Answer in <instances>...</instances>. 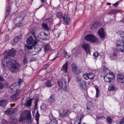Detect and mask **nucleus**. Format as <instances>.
Wrapping results in <instances>:
<instances>
[{"label": "nucleus", "instance_id": "f257e3e1", "mask_svg": "<svg viewBox=\"0 0 124 124\" xmlns=\"http://www.w3.org/2000/svg\"><path fill=\"white\" fill-rule=\"evenodd\" d=\"M6 65L9 70L13 73L18 71L21 67L19 63H14V61L12 60L7 61Z\"/></svg>", "mask_w": 124, "mask_h": 124}, {"label": "nucleus", "instance_id": "f03ea898", "mask_svg": "<svg viewBox=\"0 0 124 124\" xmlns=\"http://www.w3.org/2000/svg\"><path fill=\"white\" fill-rule=\"evenodd\" d=\"M26 118L29 120L31 119V114L30 112H28L27 111L23 112L21 114L19 121L20 122H22Z\"/></svg>", "mask_w": 124, "mask_h": 124}, {"label": "nucleus", "instance_id": "7ed1b4c3", "mask_svg": "<svg viewBox=\"0 0 124 124\" xmlns=\"http://www.w3.org/2000/svg\"><path fill=\"white\" fill-rule=\"evenodd\" d=\"M85 39L86 40L91 42H96L98 41V39L93 35L89 34L85 36Z\"/></svg>", "mask_w": 124, "mask_h": 124}, {"label": "nucleus", "instance_id": "20e7f679", "mask_svg": "<svg viewBox=\"0 0 124 124\" xmlns=\"http://www.w3.org/2000/svg\"><path fill=\"white\" fill-rule=\"evenodd\" d=\"M16 51L14 49H11L9 51L6 52L4 54V57L5 58H8L11 56H14L15 54Z\"/></svg>", "mask_w": 124, "mask_h": 124}, {"label": "nucleus", "instance_id": "39448f33", "mask_svg": "<svg viewBox=\"0 0 124 124\" xmlns=\"http://www.w3.org/2000/svg\"><path fill=\"white\" fill-rule=\"evenodd\" d=\"M64 22L66 25L70 24L71 22V20L69 15L68 14H65L62 18Z\"/></svg>", "mask_w": 124, "mask_h": 124}, {"label": "nucleus", "instance_id": "423d86ee", "mask_svg": "<svg viewBox=\"0 0 124 124\" xmlns=\"http://www.w3.org/2000/svg\"><path fill=\"white\" fill-rule=\"evenodd\" d=\"M37 43V41L35 40L31 36H30L27 40L26 43L27 45H30L33 44L35 45Z\"/></svg>", "mask_w": 124, "mask_h": 124}, {"label": "nucleus", "instance_id": "0eeeda50", "mask_svg": "<svg viewBox=\"0 0 124 124\" xmlns=\"http://www.w3.org/2000/svg\"><path fill=\"white\" fill-rule=\"evenodd\" d=\"M59 116L62 118L67 115L69 110L61 108L59 110Z\"/></svg>", "mask_w": 124, "mask_h": 124}, {"label": "nucleus", "instance_id": "6e6552de", "mask_svg": "<svg viewBox=\"0 0 124 124\" xmlns=\"http://www.w3.org/2000/svg\"><path fill=\"white\" fill-rule=\"evenodd\" d=\"M58 84L64 90H67V84L65 80H63L61 81H59L58 82Z\"/></svg>", "mask_w": 124, "mask_h": 124}, {"label": "nucleus", "instance_id": "1a4fd4ad", "mask_svg": "<svg viewBox=\"0 0 124 124\" xmlns=\"http://www.w3.org/2000/svg\"><path fill=\"white\" fill-rule=\"evenodd\" d=\"M20 86V85L19 84H14L10 86V88L11 90H13V91L16 92V93H19V92L20 91L19 90Z\"/></svg>", "mask_w": 124, "mask_h": 124}, {"label": "nucleus", "instance_id": "9d476101", "mask_svg": "<svg viewBox=\"0 0 124 124\" xmlns=\"http://www.w3.org/2000/svg\"><path fill=\"white\" fill-rule=\"evenodd\" d=\"M119 41L120 42V44L119 43H117V44L116 45V46L117 47L120 46L121 47L119 48L117 50L119 52H121L123 53L124 52V44L123 45V46H121L120 45H121L122 44V45H123L122 44L124 43V40L123 39L122 40L119 39Z\"/></svg>", "mask_w": 124, "mask_h": 124}, {"label": "nucleus", "instance_id": "9b49d317", "mask_svg": "<svg viewBox=\"0 0 124 124\" xmlns=\"http://www.w3.org/2000/svg\"><path fill=\"white\" fill-rule=\"evenodd\" d=\"M31 34L34 36L35 39L36 38V37L38 36L39 31L38 29L35 28H33L32 29Z\"/></svg>", "mask_w": 124, "mask_h": 124}, {"label": "nucleus", "instance_id": "f8f14e48", "mask_svg": "<svg viewBox=\"0 0 124 124\" xmlns=\"http://www.w3.org/2000/svg\"><path fill=\"white\" fill-rule=\"evenodd\" d=\"M90 45L89 44L84 43L82 45V46L83 48L85 50L87 54L89 52Z\"/></svg>", "mask_w": 124, "mask_h": 124}, {"label": "nucleus", "instance_id": "ddd939ff", "mask_svg": "<svg viewBox=\"0 0 124 124\" xmlns=\"http://www.w3.org/2000/svg\"><path fill=\"white\" fill-rule=\"evenodd\" d=\"M117 80L118 82L121 83L124 82V76L122 74H118L117 76Z\"/></svg>", "mask_w": 124, "mask_h": 124}, {"label": "nucleus", "instance_id": "4468645a", "mask_svg": "<svg viewBox=\"0 0 124 124\" xmlns=\"http://www.w3.org/2000/svg\"><path fill=\"white\" fill-rule=\"evenodd\" d=\"M98 34L101 38H103L105 36V32L104 31V29L101 28L99 29L98 32Z\"/></svg>", "mask_w": 124, "mask_h": 124}, {"label": "nucleus", "instance_id": "2eb2a0df", "mask_svg": "<svg viewBox=\"0 0 124 124\" xmlns=\"http://www.w3.org/2000/svg\"><path fill=\"white\" fill-rule=\"evenodd\" d=\"M21 91H20L19 93H16L15 94L11 96V99L13 100H15L17 99L19 95H20L22 94Z\"/></svg>", "mask_w": 124, "mask_h": 124}, {"label": "nucleus", "instance_id": "dca6fc26", "mask_svg": "<svg viewBox=\"0 0 124 124\" xmlns=\"http://www.w3.org/2000/svg\"><path fill=\"white\" fill-rule=\"evenodd\" d=\"M68 63V62H66L62 66L61 69V70L64 71L65 73H67V72Z\"/></svg>", "mask_w": 124, "mask_h": 124}, {"label": "nucleus", "instance_id": "f3484780", "mask_svg": "<svg viewBox=\"0 0 124 124\" xmlns=\"http://www.w3.org/2000/svg\"><path fill=\"white\" fill-rule=\"evenodd\" d=\"M86 82L83 81H82L81 82L79 83V85L80 88L82 90H83L85 89L86 88Z\"/></svg>", "mask_w": 124, "mask_h": 124}, {"label": "nucleus", "instance_id": "a211bd4d", "mask_svg": "<svg viewBox=\"0 0 124 124\" xmlns=\"http://www.w3.org/2000/svg\"><path fill=\"white\" fill-rule=\"evenodd\" d=\"M106 75L108 77V78H109V79H111L112 81L115 78V75L112 72H110Z\"/></svg>", "mask_w": 124, "mask_h": 124}, {"label": "nucleus", "instance_id": "6ab92c4d", "mask_svg": "<svg viewBox=\"0 0 124 124\" xmlns=\"http://www.w3.org/2000/svg\"><path fill=\"white\" fill-rule=\"evenodd\" d=\"M121 10H116L114 9H112L108 13V14H116L118 12H120Z\"/></svg>", "mask_w": 124, "mask_h": 124}, {"label": "nucleus", "instance_id": "aec40b11", "mask_svg": "<svg viewBox=\"0 0 124 124\" xmlns=\"http://www.w3.org/2000/svg\"><path fill=\"white\" fill-rule=\"evenodd\" d=\"M54 97V96L53 94H52L48 99V102L51 103H54L55 101Z\"/></svg>", "mask_w": 124, "mask_h": 124}, {"label": "nucleus", "instance_id": "412c9836", "mask_svg": "<svg viewBox=\"0 0 124 124\" xmlns=\"http://www.w3.org/2000/svg\"><path fill=\"white\" fill-rule=\"evenodd\" d=\"M43 47L45 52L50 51L51 48L50 45L48 44H45L43 45Z\"/></svg>", "mask_w": 124, "mask_h": 124}, {"label": "nucleus", "instance_id": "4be33fe9", "mask_svg": "<svg viewBox=\"0 0 124 124\" xmlns=\"http://www.w3.org/2000/svg\"><path fill=\"white\" fill-rule=\"evenodd\" d=\"M40 35L41 36L43 35L44 39L48 40L49 39V35L45 32L41 31L40 33Z\"/></svg>", "mask_w": 124, "mask_h": 124}, {"label": "nucleus", "instance_id": "5701e85b", "mask_svg": "<svg viewBox=\"0 0 124 124\" xmlns=\"http://www.w3.org/2000/svg\"><path fill=\"white\" fill-rule=\"evenodd\" d=\"M22 37V35L21 34H20L19 36L15 37L14 38V41L15 42L17 43L20 40V39Z\"/></svg>", "mask_w": 124, "mask_h": 124}, {"label": "nucleus", "instance_id": "b1692460", "mask_svg": "<svg viewBox=\"0 0 124 124\" xmlns=\"http://www.w3.org/2000/svg\"><path fill=\"white\" fill-rule=\"evenodd\" d=\"M38 98H36L35 99V101L34 104L35 106L34 107V108L35 109H37V106L38 102ZM32 113L33 116L34 115V113H35V110H33L32 111Z\"/></svg>", "mask_w": 124, "mask_h": 124}, {"label": "nucleus", "instance_id": "393cba45", "mask_svg": "<svg viewBox=\"0 0 124 124\" xmlns=\"http://www.w3.org/2000/svg\"><path fill=\"white\" fill-rule=\"evenodd\" d=\"M104 79L105 82L111 83L112 82V81L111 79H109V78L105 74L104 77Z\"/></svg>", "mask_w": 124, "mask_h": 124}, {"label": "nucleus", "instance_id": "a878e982", "mask_svg": "<svg viewBox=\"0 0 124 124\" xmlns=\"http://www.w3.org/2000/svg\"><path fill=\"white\" fill-rule=\"evenodd\" d=\"M40 116L38 111H37L35 115V119L37 122V124H39V121Z\"/></svg>", "mask_w": 124, "mask_h": 124}, {"label": "nucleus", "instance_id": "bb28decb", "mask_svg": "<svg viewBox=\"0 0 124 124\" xmlns=\"http://www.w3.org/2000/svg\"><path fill=\"white\" fill-rule=\"evenodd\" d=\"M7 104V101L6 100H1L0 101V106H2L4 107Z\"/></svg>", "mask_w": 124, "mask_h": 124}, {"label": "nucleus", "instance_id": "cd10ccee", "mask_svg": "<svg viewBox=\"0 0 124 124\" xmlns=\"http://www.w3.org/2000/svg\"><path fill=\"white\" fill-rule=\"evenodd\" d=\"M116 89L114 85H110L108 87V90L109 91H112L115 90Z\"/></svg>", "mask_w": 124, "mask_h": 124}, {"label": "nucleus", "instance_id": "c85d7f7f", "mask_svg": "<svg viewBox=\"0 0 124 124\" xmlns=\"http://www.w3.org/2000/svg\"><path fill=\"white\" fill-rule=\"evenodd\" d=\"M33 99L34 98H33L30 99L27 101L26 103V105L27 107H29L31 106L32 101Z\"/></svg>", "mask_w": 124, "mask_h": 124}, {"label": "nucleus", "instance_id": "c756f323", "mask_svg": "<svg viewBox=\"0 0 124 124\" xmlns=\"http://www.w3.org/2000/svg\"><path fill=\"white\" fill-rule=\"evenodd\" d=\"M42 27L44 29L46 30H48L49 28L47 26V25L44 23H43L41 24Z\"/></svg>", "mask_w": 124, "mask_h": 124}, {"label": "nucleus", "instance_id": "7c9ffc66", "mask_svg": "<svg viewBox=\"0 0 124 124\" xmlns=\"http://www.w3.org/2000/svg\"><path fill=\"white\" fill-rule=\"evenodd\" d=\"M82 77L80 75L77 76L75 78V81L77 82H81Z\"/></svg>", "mask_w": 124, "mask_h": 124}, {"label": "nucleus", "instance_id": "2f4dec72", "mask_svg": "<svg viewBox=\"0 0 124 124\" xmlns=\"http://www.w3.org/2000/svg\"><path fill=\"white\" fill-rule=\"evenodd\" d=\"M118 33L121 36L123 39L124 40V31L120 30L118 31Z\"/></svg>", "mask_w": 124, "mask_h": 124}, {"label": "nucleus", "instance_id": "473e14b6", "mask_svg": "<svg viewBox=\"0 0 124 124\" xmlns=\"http://www.w3.org/2000/svg\"><path fill=\"white\" fill-rule=\"evenodd\" d=\"M11 8L10 7H8L6 11V15L5 16V17H7L10 14V11Z\"/></svg>", "mask_w": 124, "mask_h": 124}, {"label": "nucleus", "instance_id": "72a5a7b5", "mask_svg": "<svg viewBox=\"0 0 124 124\" xmlns=\"http://www.w3.org/2000/svg\"><path fill=\"white\" fill-rule=\"evenodd\" d=\"M49 124H57V121L55 119H53L51 120Z\"/></svg>", "mask_w": 124, "mask_h": 124}, {"label": "nucleus", "instance_id": "f704fd0d", "mask_svg": "<svg viewBox=\"0 0 124 124\" xmlns=\"http://www.w3.org/2000/svg\"><path fill=\"white\" fill-rule=\"evenodd\" d=\"M75 74H78L80 72V70L77 68L75 70L72 71Z\"/></svg>", "mask_w": 124, "mask_h": 124}, {"label": "nucleus", "instance_id": "c9c22d12", "mask_svg": "<svg viewBox=\"0 0 124 124\" xmlns=\"http://www.w3.org/2000/svg\"><path fill=\"white\" fill-rule=\"evenodd\" d=\"M52 85L51 83V81L49 80L46 82L45 86L46 87H51Z\"/></svg>", "mask_w": 124, "mask_h": 124}, {"label": "nucleus", "instance_id": "e433bc0d", "mask_svg": "<svg viewBox=\"0 0 124 124\" xmlns=\"http://www.w3.org/2000/svg\"><path fill=\"white\" fill-rule=\"evenodd\" d=\"M56 16L57 17L59 18H62L63 16L62 14L60 12L57 13Z\"/></svg>", "mask_w": 124, "mask_h": 124}, {"label": "nucleus", "instance_id": "4c0bfd02", "mask_svg": "<svg viewBox=\"0 0 124 124\" xmlns=\"http://www.w3.org/2000/svg\"><path fill=\"white\" fill-rule=\"evenodd\" d=\"M98 25L97 23H94L91 26V29H93L94 28H96L98 27Z\"/></svg>", "mask_w": 124, "mask_h": 124}, {"label": "nucleus", "instance_id": "58836bf2", "mask_svg": "<svg viewBox=\"0 0 124 124\" xmlns=\"http://www.w3.org/2000/svg\"><path fill=\"white\" fill-rule=\"evenodd\" d=\"M12 108H10L5 111L6 113H8V114H11L13 113Z\"/></svg>", "mask_w": 124, "mask_h": 124}, {"label": "nucleus", "instance_id": "ea45409f", "mask_svg": "<svg viewBox=\"0 0 124 124\" xmlns=\"http://www.w3.org/2000/svg\"><path fill=\"white\" fill-rule=\"evenodd\" d=\"M89 73H86L84 74L83 76L84 78L86 80H87L89 79Z\"/></svg>", "mask_w": 124, "mask_h": 124}, {"label": "nucleus", "instance_id": "a19ab883", "mask_svg": "<svg viewBox=\"0 0 124 124\" xmlns=\"http://www.w3.org/2000/svg\"><path fill=\"white\" fill-rule=\"evenodd\" d=\"M35 45H33V44H32V45L31 46H29L28 45H26V46L27 48V49L28 50H29L32 49L33 47H34Z\"/></svg>", "mask_w": 124, "mask_h": 124}, {"label": "nucleus", "instance_id": "79ce46f5", "mask_svg": "<svg viewBox=\"0 0 124 124\" xmlns=\"http://www.w3.org/2000/svg\"><path fill=\"white\" fill-rule=\"evenodd\" d=\"M35 50L36 52H38L40 51L41 50V48L39 47V46H36L35 45L34 47Z\"/></svg>", "mask_w": 124, "mask_h": 124}, {"label": "nucleus", "instance_id": "37998d69", "mask_svg": "<svg viewBox=\"0 0 124 124\" xmlns=\"http://www.w3.org/2000/svg\"><path fill=\"white\" fill-rule=\"evenodd\" d=\"M89 79H93L95 77V75L92 73H89Z\"/></svg>", "mask_w": 124, "mask_h": 124}, {"label": "nucleus", "instance_id": "c03bdc74", "mask_svg": "<svg viewBox=\"0 0 124 124\" xmlns=\"http://www.w3.org/2000/svg\"><path fill=\"white\" fill-rule=\"evenodd\" d=\"M71 67L72 71L77 68V67L76 66V64L74 63H73L72 64Z\"/></svg>", "mask_w": 124, "mask_h": 124}, {"label": "nucleus", "instance_id": "a18cd8bd", "mask_svg": "<svg viewBox=\"0 0 124 124\" xmlns=\"http://www.w3.org/2000/svg\"><path fill=\"white\" fill-rule=\"evenodd\" d=\"M28 62L27 58L26 56H24V59L23 61V64L25 65V64H27Z\"/></svg>", "mask_w": 124, "mask_h": 124}, {"label": "nucleus", "instance_id": "49530a36", "mask_svg": "<svg viewBox=\"0 0 124 124\" xmlns=\"http://www.w3.org/2000/svg\"><path fill=\"white\" fill-rule=\"evenodd\" d=\"M95 88L96 90V96L97 97L99 95H98V94H99L100 93L99 89L98 87L96 86H95Z\"/></svg>", "mask_w": 124, "mask_h": 124}, {"label": "nucleus", "instance_id": "de8ad7c7", "mask_svg": "<svg viewBox=\"0 0 124 124\" xmlns=\"http://www.w3.org/2000/svg\"><path fill=\"white\" fill-rule=\"evenodd\" d=\"M104 118H105L103 116H98L96 117V121H98L104 119Z\"/></svg>", "mask_w": 124, "mask_h": 124}, {"label": "nucleus", "instance_id": "09e8293b", "mask_svg": "<svg viewBox=\"0 0 124 124\" xmlns=\"http://www.w3.org/2000/svg\"><path fill=\"white\" fill-rule=\"evenodd\" d=\"M64 57L66 59L69 58L70 56V54H68L67 53H66L64 54Z\"/></svg>", "mask_w": 124, "mask_h": 124}, {"label": "nucleus", "instance_id": "8fccbe9b", "mask_svg": "<svg viewBox=\"0 0 124 124\" xmlns=\"http://www.w3.org/2000/svg\"><path fill=\"white\" fill-rule=\"evenodd\" d=\"M107 121L109 124H111L112 122V119L109 117H108L107 118Z\"/></svg>", "mask_w": 124, "mask_h": 124}, {"label": "nucleus", "instance_id": "3c124183", "mask_svg": "<svg viewBox=\"0 0 124 124\" xmlns=\"http://www.w3.org/2000/svg\"><path fill=\"white\" fill-rule=\"evenodd\" d=\"M93 56L95 57H97L99 55V53L98 52H95L93 54Z\"/></svg>", "mask_w": 124, "mask_h": 124}, {"label": "nucleus", "instance_id": "603ef678", "mask_svg": "<svg viewBox=\"0 0 124 124\" xmlns=\"http://www.w3.org/2000/svg\"><path fill=\"white\" fill-rule=\"evenodd\" d=\"M22 24L20 22H19L16 24V26L17 27H21L22 26Z\"/></svg>", "mask_w": 124, "mask_h": 124}, {"label": "nucleus", "instance_id": "864d4df0", "mask_svg": "<svg viewBox=\"0 0 124 124\" xmlns=\"http://www.w3.org/2000/svg\"><path fill=\"white\" fill-rule=\"evenodd\" d=\"M81 116H80V117H81ZM80 119H81V118H80ZM81 119H80V120ZM81 124V120H79L78 121L77 120L74 123V124Z\"/></svg>", "mask_w": 124, "mask_h": 124}, {"label": "nucleus", "instance_id": "5fc2aeb1", "mask_svg": "<svg viewBox=\"0 0 124 124\" xmlns=\"http://www.w3.org/2000/svg\"><path fill=\"white\" fill-rule=\"evenodd\" d=\"M41 110L42 111H45L46 109V108L44 106H42L41 107Z\"/></svg>", "mask_w": 124, "mask_h": 124}, {"label": "nucleus", "instance_id": "6e6d98bb", "mask_svg": "<svg viewBox=\"0 0 124 124\" xmlns=\"http://www.w3.org/2000/svg\"><path fill=\"white\" fill-rule=\"evenodd\" d=\"M22 80L21 79L19 78L18 80V84H19L20 85V84L22 83Z\"/></svg>", "mask_w": 124, "mask_h": 124}, {"label": "nucleus", "instance_id": "4d7b16f0", "mask_svg": "<svg viewBox=\"0 0 124 124\" xmlns=\"http://www.w3.org/2000/svg\"><path fill=\"white\" fill-rule=\"evenodd\" d=\"M119 4V1H118L116 2L115 3L113 4V6L115 7H116Z\"/></svg>", "mask_w": 124, "mask_h": 124}, {"label": "nucleus", "instance_id": "13d9d810", "mask_svg": "<svg viewBox=\"0 0 124 124\" xmlns=\"http://www.w3.org/2000/svg\"><path fill=\"white\" fill-rule=\"evenodd\" d=\"M12 109L13 110H12L13 112V113H14L17 111V108H12Z\"/></svg>", "mask_w": 124, "mask_h": 124}, {"label": "nucleus", "instance_id": "bf43d9fd", "mask_svg": "<svg viewBox=\"0 0 124 124\" xmlns=\"http://www.w3.org/2000/svg\"><path fill=\"white\" fill-rule=\"evenodd\" d=\"M4 87L3 85L1 83H0V89H1Z\"/></svg>", "mask_w": 124, "mask_h": 124}, {"label": "nucleus", "instance_id": "052dcab7", "mask_svg": "<svg viewBox=\"0 0 124 124\" xmlns=\"http://www.w3.org/2000/svg\"><path fill=\"white\" fill-rule=\"evenodd\" d=\"M119 124H124V119H122L120 121Z\"/></svg>", "mask_w": 124, "mask_h": 124}, {"label": "nucleus", "instance_id": "680f3d73", "mask_svg": "<svg viewBox=\"0 0 124 124\" xmlns=\"http://www.w3.org/2000/svg\"><path fill=\"white\" fill-rule=\"evenodd\" d=\"M77 107V105L76 104H74L73 106V109Z\"/></svg>", "mask_w": 124, "mask_h": 124}, {"label": "nucleus", "instance_id": "e2e57ef3", "mask_svg": "<svg viewBox=\"0 0 124 124\" xmlns=\"http://www.w3.org/2000/svg\"><path fill=\"white\" fill-rule=\"evenodd\" d=\"M4 81V78L1 77L0 76V81Z\"/></svg>", "mask_w": 124, "mask_h": 124}, {"label": "nucleus", "instance_id": "0e129e2a", "mask_svg": "<svg viewBox=\"0 0 124 124\" xmlns=\"http://www.w3.org/2000/svg\"><path fill=\"white\" fill-rule=\"evenodd\" d=\"M3 62H4V61H3V60L1 62L2 64V67H4L5 66V65L4 64H3Z\"/></svg>", "mask_w": 124, "mask_h": 124}, {"label": "nucleus", "instance_id": "69168bd1", "mask_svg": "<svg viewBox=\"0 0 124 124\" xmlns=\"http://www.w3.org/2000/svg\"><path fill=\"white\" fill-rule=\"evenodd\" d=\"M113 55L114 56H115L116 55V54L115 53H114L113 54Z\"/></svg>", "mask_w": 124, "mask_h": 124}, {"label": "nucleus", "instance_id": "338daca9", "mask_svg": "<svg viewBox=\"0 0 124 124\" xmlns=\"http://www.w3.org/2000/svg\"><path fill=\"white\" fill-rule=\"evenodd\" d=\"M15 104H10L11 107H13V106H14L15 105Z\"/></svg>", "mask_w": 124, "mask_h": 124}, {"label": "nucleus", "instance_id": "774afa93", "mask_svg": "<svg viewBox=\"0 0 124 124\" xmlns=\"http://www.w3.org/2000/svg\"><path fill=\"white\" fill-rule=\"evenodd\" d=\"M67 124H72L71 122L69 121L68 123H67Z\"/></svg>", "mask_w": 124, "mask_h": 124}]
</instances>
